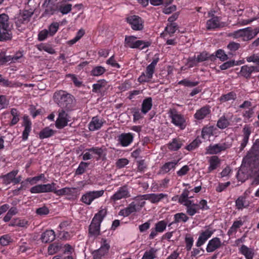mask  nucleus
Instances as JSON below:
<instances>
[{
	"label": "nucleus",
	"mask_w": 259,
	"mask_h": 259,
	"mask_svg": "<svg viewBox=\"0 0 259 259\" xmlns=\"http://www.w3.org/2000/svg\"><path fill=\"white\" fill-rule=\"evenodd\" d=\"M54 98L61 108L65 109L67 111H70L74 107V99L71 95L66 92L60 91L56 92Z\"/></svg>",
	"instance_id": "nucleus-1"
},
{
	"label": "nucleus",
	"mask_w": 259,
	"mask_h": 259,
	"mask_svg": "<svg viewBox=\"0 0 259 259\" xmlns=\"http://www.w3.org/2000/svg\"><path fill=\"white\" fill-rule=\"evenodd\" d=\"M259 156V139L255 140L251 149L248 152L245 157L243 159L242 163L245 166L253 171L254 167L258 162L256 161Z\"/></svg>",
	"instance_id": "nucleus-2"
},
{
	"label": "nucleus",
	"mask_w": 259,
	"mask_h": 259,
	"mask_svg": "<svg viewBox=\"0 0 259 259\" xmlns=\"http://www.w3.org/2000/svg\"><path fill=\"white\" fill-rule=\"evenodd\" d=\"M106 214L107 209L103 208L95 215L89 226V233L90 236L97 237L100 235L101 223Z\"/></svg>",
	"instance_id": "nucleus-3"
},
{
	"label": "nucleus",
	"mask_w": 259,
	"mask_h": 259,
	"mask_svg": "<svg viewBox=\"0 0 259 259\" xmlns=\"http://www.w3.org/2000/svg\"><path fill=\"white\" fill-rule=\"evenodd\" d=\"M12 33L10 28L9 17L6 14H0V41L11 40Z\"/></svg>",
	"instance_id": "nucleus-4"
},
{
	"label": "nucleus",
	"mask_w": 259,
	"mask_h": 259,
	"mask_svg": "<svg viewBox=\"0 0 259 259\" xmlns=\"http://www.w3.org/2000/svg\"><path fill=\"white\" fill-rule=\"evenodd\" d=\"M137 37L133 35L125 36L124 39V46L132 49H139L143 50L145 48L148 47L150 45V42L145 41L141 40H136Z\"/></svg>",
	"instance_id": "nucleus-5"
},
{
	"label": "nucleus",
	"mask_w": 259,
	"mask_h": 259,
	"mask_svg": "<svg viewBox=\"0 0 259 259\" xmlns=\"http://www.w3.org/2000/svg\"><path fill=\"white\" fill-rule=\"evenodd\" d=\"M229 36L236 39L242 38L244 41H249L254 38L252 33V28L250 27L235 31L230 33Z\"/></svg>",
	"instance_id": "nucleus-6"
},
{
	"label": "nucleus",
	"mask_w": 259,
	"mask_h": 259,
	"mask_svg": "<svg viewBox=\"0 0 259 259\" xmlns=\"http://www.w3.org/2000/svg\"><path fill=\"white\" fill-rule=\"evenodd\" d=\"M159 58L154 59L152 62L147 67L146 72H143L138 78L140 83L148 82L153 77L155 66L158 62Z\"/></svg>",
	"instance_id": "nucleus-7"
},
{
	"label": "nucleus",
	"mask_w": 259,
	"mask_h": 259,
	"mask_svg": "<svg viewBox=\"0 0 259 259\" xmlns=\"http://www.w3.org/2000/svg\"><path fill=\"white\" fill-rule=\"evenodd\" d=\"M169 116L171 119V122L176 126L184 129L185 126V120L183 116L179 114L176 109H170L168 112Z\"/></svg>",
	"instance_id": "nucleus-8"
},
{
	"label": "nucleus",
	"mask_w": 259,
	"mask_h": 259,
	"mask_svg": "<svg viewBox=\"0 0 259 259\" xmlns=\"http://www.w3.org/2000/svg\"><path fill=\"white\" fill-rule=\"evenodd\" d=\"M104 193V191L103 190L89 191L82 196L81 200L85 204L90 205L95 199L103 196Z\"/></svg>",
	"instance_id": "nucleus-9"
},
{
	"label": "nucleus",
	"mask_w": 259,
	"mask_h": 259,
	"mask_svg": "<svg viewBox=\"0 0 259 259\" xmlns=\"http://www.w3.org/2000/svg\"><path fill=\"white\" fill-rule=\"evenodd\" d=\"M68 111L63 108L59 110L58 118L56 121V126L58 128H62L67 125L69 121L67 113Z\"/></svg>",
	"instance_id": "nucleus-10"
},
{
	"label": "nucleus",
	"mask_w": 259,
	"mask_h": 259,
	"mask_svg": "<svg viewBox=\"0 0 259 259\" xmlns=\"http://www.w3.org/2000/svg\"><path fill=\"white\" fill-rule=\"evenodd\" d=\"M131 196L128 187L124 185L120 187L118 190L111 197L110 200L113 202Z\"/></svg>",
	"instance_id": "nucleus-11"
},
{
	"label": "nucleus",
	"mask_w": 259,
	"mask_h": 259,
	"mask_svg": "<svg viewBox=\"0 0 259 259\" xmlns=\"http://www.w3.org/2000/svg\"><path fill=\"white\" fill-rule=\"evenodd\" d=\"M127 22L134 30H141L143 28V21L141 17L133 15L126 18Z\"/></svg>",
	"instance_id": "nucleus-12"
},
{
	"label": "nucleus",
	"mask_w": 259,
	"mask_h": 259,
	"mask_svg": "<svg viewBox=\"0 0 259 259\" xmlns=\"http://www.w3.org/2000/svg\"><path fill=\"white\" fill-rule=\"evenodd\" d=\"M110 245L106 239H102V245L100 248L93 252V259H102V257L105 255L109 251Z\"/></svg>",
	"instance_id": "nucleus-13"
},
{
	"label": "nucleus",
	"mask_w": 259,
	"mask_h": 259,
	"mask_svg": "<svg viewBox=\"0 0 259 259\" xmlns=\"http://www.w3.org/2000/svg\"><path fill=\"white\" fill-rule=\"evenodd\" d=\"M231 144L229 142H224L221 144H217L208 147V151L209 154H214L230 148Z\"/></svg>",
	"instance_id": "nucleus-14"
},
{
	"label": "nucleus",
	"mask_w": 259,
	"mask_h": 259,
	"mask_svg": "<svg viewBox=\"0 0 259 259\" xmlns=\"http://www.w3.org/2000/svg\"><path fill=\"white\" fill-rule=\"evenodd\" d=\"M208 59L213 61L215 60V56L214 55H209L206 52H203L198 55L197 57H194L189 59V61L192 62L193 64L197 63L203 62Z\"/></svg>",
	"instance_id": "nucleus-15"
},
{
	"label": "nucleus",
	"mask_w": 259,
	"mask_h": 259,
	"mask_svg": "<svg viewBox=\"0 0 259 259\" xmlns=\"http://www.w3.org/2000/svg\"><path fill=\"white\" fill-rule=\"evenodd\" d=\"M33 14V11L28 10H24L22 13H20L19 17L15 22L16 26L19 27L21 24L28 22Z\"/></svg>",
	"instance_id": "nucleus-16"
},
{
	"label": "nucleus",
	"mask_w": 259,
	"mask_h": 259,
	"mask_svg": "<svg viewBox=\"0 0 259 259\" xmlns=\"http://www.w3.org/2000/svg\"><path fill=\"white\" fill-rule=\"evenodd\" d=\"M133 138L131 133H123L118 137V141L122 146L126 147L132 142Z\"/></svg>",
	"instance_id": "nucleus-17"
},
{
	"label": "nucleus",
	"mask_w": 259,
	"mask_h": 259,
	"mask_svg": "<svg viewBox=\"0 0 259 259\" xmlns=\"http://www.w3.org/2000/svg\"><path fill=\"white\" fill-rule=\"evenodd\" d=\"M243 138L240 147V151H242L246 147L248 142L249 136L251 134V128L245 125L243 128Z\"/></svg>",
	"instance_id": "nucleus-18"
},
{
	"label": "nucleus",
	"mask_w": 259,
	"mask_h": 259,
	"mask_svg": "<svg viewBox=\"0 0 259 259\" xmlns=\"http://www.w3.org/2000/svg\"><path fill=\"white\" fill-rule=\"evenodd\" d=\"M137 206H139V205H137L134 202H133L127 207L120 210L118 214L124 217H127L132 213L137 211Z\"/></svg>",
	"instance_id": "nucleus-19"
},
{
	"label": "nucleus",
	"mask_w": 259,
	"mask_h": 259,
	"mask_svg": "<svg viewBox=\"0 0 259 259\" xmlns=\"http://www.w3.org/2000/svg\"><path fill=\"white\" fill-rule=\"evenodd\" d=\"M221 246V242L220 239L218 237H215L209 241L206 247V251L208 252H213Z\"/></svg>",
	"instance_id": "nucleus-20"
},
{
	"label": "nucleus",
	"mask_w": 259,
	"mask_h": 259,
	"mask_svg": "<svg viewBox=\"0 0 259 259\" xmlns=\"http://www.w3.org/2000/svg\"><path fill=\"white\" fill-rule=\"evenodd\" d=\"M167 195L163 193L159 194H150L148 195H144L143 196L144 199L150 200L152 203H155L158 202L161 199L166 197Z\"/></svg>",
	"instance_id": "nucleus-21"
},
{
	"label": "nucleus",
	"mask_w": 259,
	"mask_h": 259,
	"mask_svg": "<svg viewBox=\"0 0 259 259\" xmlns=\"http://www.w3.org/2000/svg\"><path fill=\"white\" fill-rule=\"evenodd\" d=\"M55 239V232L52 230H46L42 233L40 239L42 242L48 243L54 241Z\"/></svg>",
	"instance_id": "nucleus-22"
},
{
	"label": "nucleus",
	"mask_w": 259,
	"mask_h": 259,
	"mask_svg": "<svg viewBox=\"0 0 259 259\" xmlns=\"http://www.w3.org/2000/svg\"><path fill=\"white\" fill-rule=\"evenodd\" d=\"M103 122L97 116L93 117L89 124V128L91 131L100 129L103 125Z\"/></svg>",
	"instance_id": "nucleus-23"
},
{
	"label": "nucleus",
	"mask_w": 259,
	"mask_h": 259,
	"mask_svg": "<svg viewBox=\"0 0 259 259\" xmlns=\"http://www.w3.org/2000/svg\"><path fill=\"white\" fill-rule=\"evenodd\" d=\"M18 173V170H12L8 174L2 177L3 183L6 185H9L11 183L14 184V177H15Z\"/></svg>",
	"instance_id": "nucleus-24"
},
{
	"label": "nucleus",
	"mask_w": 259,
	"mask_h": 259,
	"mask_svg": "<svg viewBox=\"0 0 259 259\" xmlns=\"http://www.w3.org/2000/svg\"><path fill=\"white\" fill-rule=\"evenodd\" d=\"M210 112L209 108L207 106H204L197 110L194 116L197 119L201 120L204 118L207 115L209 114Z\"/></svg>",
	"instance_id": "nucleus-25"
},
{
	"label": "nucleus",
	"mask_w": 259,
	"mask_h": 259,
	"mask_svg": "<svg viewBox=\"0 0 259 259\" xmlns=\"http://www.w3.org/2000/svg\"><path fill=\"white\" fill-rule=\"evenodd\" d=\"M24 126L25 128L22 134V140L23 141H26L28 139L29 133L31 131V123L30 121L25 117H24Z\"/></svg>",
	"instance_id": "nucleus-26"
},
{
	"label": "nucleus",
	"mask_w": 259,
	"mask_h": 259,
	"mask_svg": "<svg viewBox=\"0 0 259 259\" xmlns=\"http://www.w3.org/2000/svg\"><path fill=\"white\" fill-rule=\"evenodd\" d=\"M76 188H69L65 187L59 190H57V188L55 187V194L58 196H62L65 195H72L75 193Z\"/></svg>",
	"instance_id": "nucleus-27"
},
{
	"label": "nucleus",
	"mask_w": 259,
	"mask_h": 259,
	"mask_svg": "<svg viewBox=\"0 0 259 259\" xmlns=\"http://www.w3.org/2000/svg\"><path fill=\"white\" fill-rule=\"evenodd\" d=\"M152 99L148 97L144 99L142 104L141 111L143 114H146L152 108Z\"/></svg>",
	"instance_id": "nucleus-28"
},
{
	"label": "nucleus",
	"mask_w": 259,
	"mask_h": 259,
	"mask_svg": "<svg viewBox=\"0 0 259 259\" xmlns=\"http://www.w3.org/2000/svg\"><path fill=\"white\" fill-rule=\"evenodd\" d=\"M62 244L59 242H54L51 244L48 249L49 254L53 255L59 251L62 248Z\"/></svg>",
	"instance_id": "nucleus-29"
},
{
	"label": "nucleus",
	"mask_w": 259,
	"mask_h": 259,
	"mask_svg": "<svg viewBox=\"0 0 259 259\" xmlns=\"http://www.w3.org/2000/svg\"><path fill=\"white\" fill-rule=\"evenodd\" d=\"M254 68L251 67L247 65H244L241 67L240 70V74L242 76L246 78H249L251 74L253 72Z\"/></svg>",
	"instance_id": "nucleus-30"
},
{
	"label": "nucleus",
	"mask_w": 259,
	"mask_h": 259,
	"mask_svg": "<svg viewBox=\"0 0 259 259\" xmlns=\"http://www.w3.org/2000/svg\"><path fill=\"white\" fill-rule=\"evenodd\" d=\"M240 251L245 256L246 259H252L254 253L250 248L244 245H242L240 248Z\"/></svg>",
	"instance_id": "nucleus-31"
},
{
	"label": "nucleus",
	"mask_w": 259,
	"mask_h": 259,
	"mask_svg": "<svg viewBox=\"0 0 259 259\" xmlns=\"http://www.w3.org/2000/svg\"><path fill=\"white\" fill-rule=\"evenodd\" d=\"M54 134V131L47 127L42 129L39 133V137L41 139L48 138L52 136Z\"/></svg>",
	"instance_id": "nucleus-32"
},
{
	"label": "nucleus",
	"mask_w": 259,
	"mask_h": 259,
	"mask_svg": "<svg viewBox=\"0 0 259 259\" xmlns=\"http://www.w3.org/2000/svg\"><path fill=\"white\" fill-rule=\"evenodd\" d=\"M230 125V122L228 119L225 117L223 116L221 117L217 124V126L220 129H224Z\"/></svg>",
	"instance_id": "nucleus-33"
},
{
	"label": "nucleus",
	"mask_w": 259,
	"mask_h": 259,
	"mask_svg": "<svg viewBox=\"0 0 259 259\" xmlns=\"http://www.w3.org/2000/svg\"><path fill=\"white\" fill-rule=\"evenodd\" d=\"M219 163V159L216 156H213L211 157L209 160L210 165L208 167V172H210L212 170L216 169Z\"/></svg>",
	"instance_id": "nucleus-34"
},
{
	"label": "nucleus",
	"mask_w": 259,
	"mask_h": 259,
	"mask_svg": "<svg viewBox=\"0 0 259 259\" xmlns=\"http://www.w3.org/2000/svg\"><path fill=\"white\" fill-rule=\"evenodd\" d=\"M182 145V142L179 139H174L169 144L168 148L173 151L179 149Z\"/></svg>",
	"instance_id": "nucleus-35"
},
{
	"label": "nucleus",
	"mask_w": 259,
	"mask_h": 259,
	"mask_svg": "<svg viewBox=\"0 0 259 259\" xmlns=\"http://www.w3.org/2000/svg\"><path fill=\"white\" fill-rule=\"evenodd\" d=\"M219 26V21L217 17L212 18L207 22V29H211Z\"/></svg>",
	"instance_id": "nucleus-36"
},
{
	"label": "nucleus",
	"mask_w": 259,
	"mask_h": 259,
	"mask_svg": "<svg viewBox=\"0 0 259 259\" xmlns=\"http://www.w3.org/2000/svg\"><path fill=\"white\" fill-rule=\"evenodd\" d=\"M236 98V94L231 92L227 94L223 95L220 98V101L222 102H225L230 100H234Z\"/></svg>",
	"instance_id": "nucleus-37"
},
{
	"label": "nucleus",
	"mask_w": 259,
	"mask_h": 259,
	"mask_svg": "<svg viewBox=\"0 0 259 259\" xmlns=\"http://www.w3.org/2000/svg\"><path fill=\"white\" fill-rule=\"evenodd\" d=\"M178 162L179 160H174L172 161L165 163L161 167L162 170L164 172H168L171 169L175 167Z\"/></svg>",
	"instance_id": "nucleus-38"
},
{
	"label": "nucleus",
	"mask_w": 259,
	"mask_h": 259,
	"mask_svg": "<svg viewBox=\"0 0 259 259\" xmlns=\"http://www.w3.org/2000/svg\"><path fill=\"white\" fill-rule=\"evenodd\" d=\"M58 11V6L48 4L45 9L44 14L46 15H51Z\"/></svg>",
	"instance_id": "nucleus-39"
},
{
	"label": "nucleus",
	"mask_w": 259,
	"mask_h": 259,
	"mask_svg": "<svg viewBox=\"0 0 259 259\" xmlns=\"http://www.w3.org/2000/svg\"><path fill=\"white\" fill-rule=\"evenodd\" d=\"M71 4H61L58 6V11L63 15L67 14L71 11Z\"/></svg>",
	"instance_id": "nucleus-40"
},
{
	"label": "nucleus",
	"mask_w": 259,
	"mask_h": 259,
	"mask_svg": "<svg viewBox=\"0 0 259 259\" xmlns=\"http://www.w3.org/2000/svg\"><path fill=\"white\" fill-rule=\"evenodd\" d=\"M175 221L171 223H177L181 221L186 222L189 218L184 213H178L175 215Z\"/></svg>",
	"instance_id": "nucleus-41"
},
{
	"label": "nucleus",
	"mask_w": 259,
	"mask_h": 259,
	"mask_svg": "<svg viewBox=\"0 0 259 259\" xmlns=\"http://www.w3.org/2000/svg\"><path fill=\"white\" fill-rule=\"evenodd\" d=\"M55 186L56 184L54 183L41 185L42 193L51 192L55 193Z\"/></svg>",
	"instance_id": "nucleus-42"
},
{
	"label": "nucleus",
	"mask_w": 259,
	"mask_h": 259,
	"mask_svg": "<svg viewBox=\"0 0 259 259\" xmlns=\"http://www.w3.org/2000/svg\"><path fill=\"white\" fill-rule=\"evenodd\" d=\"M157 251V249L151 248L149 251H146L142 259H154L155 257V253Z\"/></svg>",
	"instance_id": "nucleus-43"
},
{
	"label": "nucleus",
	"mask_w": 259,
	"mask_h": 259,
	"mask_svg": "<svg viewBox=\"0 0 259 259\" xmlns=\"http://www.w3.org/2000/svg\"><path fill=\"white\" fill-rule=\"evenodd\" d=\"M227 49L230 51V54L238 50L240 47L239 43L235 42L234 41H231L227 46Z\"/></svg>",
	"instance_id": "nucleus-44"
},
{
	"label": "nucleus",
	"mask_w": 259,
	"mask_h": 259,
	"mask_svg": "<svg viewBox=\"0 0 259 259\" xmlns=\"http://www.w3.org/2000/svg\"><path fill=\"white\" fill-rule=\"evenodd\" d=\"M105 69L102 66H96L92 70V74L94 76H99L103 74L105 72Z\"/></svg>",
	"instance_id": "nucleus-45"
},
{
	"label": "nucleus",
	"mask_w": 259,
	"mask_h": 259,
	"mask_svg": "<svg viewBox=\"0 0 259 259\" xmlns=\"http://www.w3.org/2000/svg\"><path fill=\"white\" fill-rule=\"evenodd\" d=\"M214 56L215 59L216 57L218 58L222 61L227 60L228 59V55L225 53L224 51L221 49L218 50L216 52L215 55H214Z\"/></svg>",
	"instance_id": "nucleus-46"
},
{
	"label": "nucleus",
	"mask_w": 259,
	"mask_h": 259,
	"mask_svg": "<svg viewBox=\"0 0 259 259\" xmlns=\"http://www.w3.org/2000/svg\"><path fill=\"white\" fill-rule=\"evenodd\" d=\"M236 206L238 209L246 207L247 204H246L245 198L243 197H239L236 201Z\"/></svg>",
	"instance_id": "nucleus-47"
},
{
	"label": "nucleus",
	"mask_w": 259,
	"mask_h": 259,
	"mask_svg": "<svg viewBox=\"0 0 259 259\" xmlns=\"http://www.w3.org/2000/svg\"><path fill=\"white\" fill-rule=\"evenodd\" d=\"M177 28L178 25H177L176 23H171L165 27V31L171 35L176 32V30L177 29Z\"/></svg>",
	"instance_id": "nucleus-48"
},
{
	"label": "nucleus",
	"mask_w": 259,
	"mask_h": 259,
	"mask_svg": "<svg viewBox=\"0 0 259 259\" xmlns=\"http://www.w3.org/2000/svg\"><path fill=\"white\" fill-rule=\"evenodd\" d=\"M59 23L58 22H54L52 23L49 27V32L50 35L53 36L57 31L59 28Z\"/></svg>",
	"instance_id": "nucleus-49"
},
{
	"label": "nucleus",
	"mask_w": 259,
	"mask_h": 259,
	"mask_svg": "<svg viewBox=\"0 0 259 259\" xmlns=\"http://www.w3.org/2000/svg\"><path fill=\"white\" fill-rule=\"evenodd\" d=\"M200 143V140L198 138H196L192 143H191L189 145L186 146V148L189 151H191L197 148Z\"/></svg>",
	"instance_id": "nucleus-50"
},
{
	"label": "nucleus",
	"mask_w": 259,
	"mask_h": 259,
	"mask_svg": "<svg viewBox=\"0 0 259 259\" xmlns=\"http://www.w3.org/2000/svg\"><path fill=\"white\" fill-rule=\"evenodd\" d=\"M88 150L92 154H96L98 156V158H100L103 152V150L101 148H98V147H93L90 149H88Z\"/></svg>",
	"instance_id": "nucleus-51"
},
{
	"label": "nucleus",
	"mask_w": 259,
	"mask_h": 259,
	"mask_svg": "<svg viewBox=\"0 0 259 259\" xmlns=\"http://www.w3.org/2000/svg\"><path fill=\"white\" fill-rule=\"evenodd\" d=\"M36 213L37 214L39 215H47L49 214L50 211L49 208L46 206H44L42 207L38 208L36 210Z\"/></svg>",
	"instance_id": "nucleus-52"
},
{
	"label": "nucleus",
	"mask_w": 259,
	"mask_h": 259,
	"mask_svg": "<svg viewBox=\"0 0 259 259\" xmlns=\"http://www.w3.org/2000/svg\"><path fill=\"white\" fill-rule=\"evenodd\" d=\"M166 226V223L163 221H161L158 222L156 224L155 229L158 232H162L165 229Z\"/></svg>",
	"instance_id": "nucleus-53"
},
{
	"label": "nucleus",
	"mask_w": 259,
	"mask_h": 259,
	"mask_svg": "<svg viewBox=\"0 0 259 259\" xmlns=\"http://www.w3.org/2000/svg\"><path fill=\"white\" fill-rule=\"evenodd\" d=\"M88 164L87 163L81 162L79 165L78 168H77L76 170V174L77 175H81L82 174L84 171L85 168L87 167Z\"/></svg>",
	"instance_id": "nucleus-54"
},
{
	"label": "nucleus",
	"mask_w": 259,
	"mask_h": 259,
	"mask_svg": "<svg viewBox=\"0 0 259 259\" xmlns=\"http://www.w3.org/2000/svg\"><path fill=\"white\" fill-rule=\"evenodd\" d=\"M10 242V237L8 235H5L0 238V244L3 246L8 245Z\"/></svg>",
	"instance_id": "nucleus-55"
},
{
	"label": "nucleus",
	"mask_w": 259,
	"mask_h": 259,
	"mask_svg": "<svg viewBox=\"0 0 259 259\" xmlns=\"http://www.w3.org/2000/svg\"><path fill=\"white\" fill-rule=\"evenodd\" d=\"M234 65L235 61L234 60H230L224 63L220 66V68L221 70H226L233 66Z\"/></svg>",
	"instance_id": "nucleus-56"
},
{
	"label": "nucleus",
	"mask_w": 259,
	"mask_h": 259,
	"mask_svg": "<svg viewBox=\"0 0 259 259\" xmlns=\"http://www.w3.org/2000/svg\"><path fill=\"white\" fill-rule=\"evenodd\" d=\"M128 163V160L126 158H121L119 159L116 162V166L121 168L125 166Z\"/></svg>",
	"instance_id": "nucleus-57"
},
{
	"label": "nucleus",
	"mask_w": 259,
	"mask_h": 259,
	"mask_svg": "<svg viewBox=\"0 0 259 259\" xmlns=\"http://www.w3.org/2000/svg\"><path fill=\"white\" fill-rule=\"evenodd\" d=\"M189 193V191L188 190L185 189L179 197V202L181 203H183L185 201H187L188 198Z\"/></svg>",
	"instance_id": "nucleus-58"
},
{
	"label": "nucleus",
	"mask_w": 259,
	"mask_h": 259,
	"mask_svg": "<svg viewBox=\"0 0 259 259\" xmlns=\"http://www.w3.org/2000/svg\"><path fill=\"white\" fill-rule=\"evenodd\" d=\"M106 63L110 65L113 67L120 68V65L114 60V56H111L108 60H107Z\"/></svg>",
	"instance_id": "nucleus-59"
},
{
	"label": "nucleus",
	"mask_w": 259,
	"mask_h": 259,
	"mask_svg": "<svg viewBox=\"0 0 259 259\" xmlns=\"http://www.w3.org/2000/svg\"><path fill=\"white\" fill-rule=\"evenodd\" d=\"M185 242L186 243L187 250L189 251L191 250L193 243V239L191 237H186L185 238Z\"/></svg>",
	"instance_id": "nucleus-60"
},
{
	"label": "nucleus",
	"mask_w": 259,
	"mask_h": 259,
	"mask_svg": "<svg viewBox=\"0 0 259 259\" xmlns=\"http://www.w3.org/2000/svg\"><path fill=\"white\" fill-rule=\"evenodd\" d=\"M248 62H253L259 65V56L256 54H253L246 58Z\"/></svg>",
	"instance_id": "nucleus-61"
},
{
	"label": "nucleus",
	"mask_w": 259,
	"mask_h": 259,
	"mask_svg": "<svg viewBox=\"0 0 259 259\" xmlns=\"http://www.w3.org/2000/svg\"><path fill=\"white\" fill-rule=\"evenodd\" d=\"M213 233V231L210 230L209 229L206 230L205 231L203 232L200 235L201 236H202L204 240H207L208 238H209L212 234Z\"/></svg>",
	"instance_id": "nucleus-62"
},
{
	"label": "nucleus",
	"mask_w": 259,
	"mask_h": 259,
	"mask_svg": "<svg viewBox=\"0 0 259 259\" xmlns=\"http://www.w3.org/2000/svg\"><path fill=\"white\" fill-rule=\"evenodd\" d=\"M49 33V31L46 29L40 31L38 34V40L40 41L45 40L47 37Z\"/></svg>",
	"instance_id": "nucleus-63"
},
{
	"label": "nucleus",
	"mask_w": 259,
	"mask_h": 259,
	"mask_svg": "<svg viewBox=\"0 0 259 259\" xmlns=\"http://www.w3.org/2000/svg\"><path fill=\"white\" fill-rule=\"evenodd\" d=\"M237 178L239 181L243 182L247 178V175L245 174L241 170H239L237 174Z\"/></svg>",
	"instance_id": "nucleus-64"
}]
</instances>
